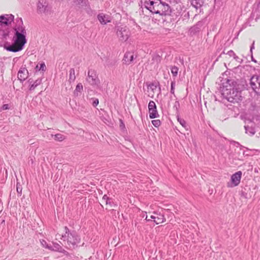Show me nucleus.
<instances>
[{"instance_id": "cd10ccee", "label": "nucleus", "mask_w": 260, "mask_h": 260, "mask_svg": "<svg viewBox=\"0 0 260 260\" xmlns=\"http://www.w3.org/2000/svg\"><path fill=\"white\" fill-rule=\"evenodd\" d=\"M178 68L176 66L172 67L171 68V73L174 77H176L178 75Z\"/></svg>"}, {"instance_id": "a18cd8bd", "label": "nucleus", "mask_w": 260, "mask_h": 260, "mask_svg": "<svg viewBox=\"0 0 260 260\" xmlns=\"http://www.w3.org/2000/svg\"><path fill=\"white\" fill-rule=\"evenodd\" d=\"M234 58L235 59H236L237 61H238L239 62H241L242 61V59H241V61L238 60V59L239 58L238 56H237L236 54H235V56H234Z\"/></svg>"}, {"instance_id": "09e8293b", "label": "nucleus", "mask_w": 260, "mask_h": 260, "mask_svg": "<svg viewBox=\"0 0 260 260\" xmlns=\"http://www.w3.org/2000/svg\"><path fill=\"white\" fill-rule=\"evenodd\" d=\"M145 220H146V221H150V219H147V215H146V218H145V219L144 220V221H145Z\"/></svg>"}, {"instance_id": "4be33fe9", "label": "nucleus", "mask_w": 260, "mask_h": 260, "mask_svg": "<svg viewBox=\"0 0 260 260\" xmlns=\"http://www.w3.org/2000/svg\"><path fill=\"white\" fill-rule=\"evenodd\" d=\"M85 7V11L89 16H92L95 14V11L91 8L89 3H88V5Z\"/></svg>"}, {"instance_id": "1a4fd4ad", "label": "nucleus", "mask_w": 260, "mask_h": 260, "mask_svg": "<svg viewBox=\"0 0 260 260\" xmlns=\"http://www.w3.org/2000/svg\"><path fill=\"white\" fill-rule=\"evenodd\" d=\"M242 175V172L240 171L233 174L231 177V184L228 183V186L233 187L238 186L240 183Z\"/></svg>"}, {"instance_id": "20e7f679", "label": "nucleus", "mask_w": 260, "mask_h": 260, "mask_svg": "<svg viewBox=\"0 0 260 260\" xmlns=\"http://www.w3.org/2000/svg\"><path fill=\"white\" fill-rule=\"evenodd\" d=\"M115 30L120 41L125 42L128 39L130 32L126 26L117 25L115 27Z\"/></svg>"}, {"instance_id": "473e14b6", "label": "nucleus", "mask_w": 260, "mask_h": 260, "mask_svg": "<svg viewBox=\"0 0 260 260\" xmlns=\"http://www.w3.org/2000/svg\"><path fill=\"white\" fill-rule=\"evenodd\" d=\"M41 243L44 247H45L46 248H47L49 250L51 248V245H49L45 240H42L41 241Z\"/></svg>"}, {"instance_id": "a211bd4d", "label": "nucleus", "mask_w": 260, "mask_h": 260, "mask_svg": "<svg viewBox=\"0 0 260 260\" xmlns=\"http://www.w3.org/2000/svg\"><path fill=\"white\" fill-rule=\"evenodd\" d=\"M32 82V81L31 80V79H30L28 80V82H29V84H30L29 88V90H30V91L34 90L37 86H38L41 83L42 79H38L32 84H31Z\"/></svg>"}, {"instance_id": "72a5a7b5", "label": "nucleus", "mask_w": 260, "mask_h": 260, "mask_svg": "<svg viewBox=\"0 0 260 260\" xmlns=\"http://www.w3.org/2000/svg\"><path fill=\"white\" fill-rule=\"evenodd\" d=\"M175 82L174 81H172L171 82V90H170V92L172 94H174V96H175Z\"/></svg>"}, {"instance_id": "e433bc0d", "label": "nucleus", "mask_w": 260, "mask_h": 260, "mask_svg": "<svg viewBox=\"0 0 260 260\" xmlns=\"http://www.w3.org/2000/svg\"><path fill=\"white\" fill-rule=\"evenodd\" d=\"M152 123L155 127H157L160 125L161 122L159 120H153Z\"/></svg>"}, {"instance_id": "3c124183", "label": "nucleus", "mask_w": 260, "mask_h": 260, "mask_svg": "<svg viewBox=\"0 0 260 260\" xmlns=\"http://www.w3.org/2000/svg\"><path fill=\"white\" fill-rule=\"evenodd\" d=\"M251 58H252V61L256 62V60L253 58L252 55H251Z\"/></svg>"}, {"instance_id": "8fccbe9b", "label": "nucleus", "mask_w": 260, "mask_h": 260, "mask_svg": "<svg viewBox=\"0 0 260 260\" xmlns=\"http://www.w3.org/2000/svg\"><path fill=\"white\" fill-rule=\"evenodd\" d=\"M184 16L185 17L187 16V17H189V13H188V12L185 13V14H184Z\"/></svg>"}, {"instance_id": "c85d7f7f", "label": "nucleus", "mask_w": 260, "mask_h": 260, "mask_svg": "<svg viewBox=\"0 0 260 260\" xmlns=\"http://www.w3.org/2000/svg\"><path fill=\"white\" fill-rule=\"evenodd\" d=\"M173 108L176 111L175 112H176V115H178L179 114V109L180 108V103L178 101H176L175 102L174 105L173 106Z\"/></svg>"}, {"instance_id": "58836bf2", "label": "nucleus", "mask_w": 260, "mask_h": 260, "mask_svg": "<svg viewBox=\"0 0 260 260\" xmlns=\"http://www.w3.org/2000/svg\"><path fill=\"white\" fill-rule=\"evenodd\" d=\"M148 87H150V89H151L152 90H154V89H155L156 88V85H155L154 83H151L150 84H149V85L148 86Z\"/></svg>"}, {"instance_id": "a19ab883", "label": "nucleus", "mask_w": 260, "mask_h": 260, "mask_svg": "<svg viewBox=\"0 0 260 260\" xmlns=\"http://www.w3.org/2000/svg\"><path fill=\"white\" fill-rule=\"evenodd\" d=\"M227 54H228L229 56H235V53H234V52L233 50H231L229 51L228 52Z\"/></svg>"}, {"instance_id": "b1692460", "label": "nucleus", "mask_w": 260, "mask_h": 260, "mask_svg": "<svg viewBox=\"0 0 260 260\" xmlns=\"http://www.w3.org/2000/svg\"><path fill=\"white\" fill-rule=\"evenodd\" d=\"M82 90H83L82 84L80 83H78L76 87L75 90H74V95L76 96H78L79 92V93L81 92Z\"/></svg>"}, {"instance_id": "6ab92c4d", "label": "nucleus", "mask_w": 260, "mask_h": 260, "mask_svg": "<svg viewBox=\"0 0 260 260\" xmlns=\"http://www.w3.org/2000/svg\"><path fill=\"white\" fill-rule=\"evenodd\" d=\"M192 6L196 9L200 8L204 4V0H189Z\"/></svg>"}, {"instance_id": "423d86ee", "label": "nucleus", "mask_w": 260, "mask_h": 260, "mask_svg": "<svg viewBox=\"0 0 260 260\" xmlns=\"http://www.w3.org/2000/svg\"><path fill=\"white\" fill-rule=\"evenodd\" d=\"M86 80L91 85H95L100 82L96 72L94 70H88Z\"/></svg>"}, {"instance_id": "f03ea898", "label": "nucleus", "mask_w": 260, "mask_h": 260, "mask_svg": "<svg viewBox=\"0 0 260 260\" xmlns=\"http://www.w3.org/2000/svg\"><path fill=\"white\" fill-rule=\"evenodd\" d=\"M245 80L227 79L220 87L221 94L229 102L239 103L242 101L241 91L246 88Z\"/></svg>"}, {"instance_id": "603ef678", "label": "nucleus", "mask_w": 260, "mask_h": 260, "mask_svg": "<svg viewBox=\"0 0 260 260\" xmlns=\"http://www.w3.org/2000/svg\"><path fill=\"white\" fill-rule=\"evenodd\" d=\"M260 6V0L258 3L257 4V7H259Z\"/></svg>"}, {"instance_id": "f8f14e48", "label": "nucleus", "mask_w": 260, "mask_h": 260, "mask_svg": "<svg viewBox=\"0 0 260 260\" xmlns=\"http://www.w3.org/2000/svg\"><path fill=\"white\" fill-rule=\"evenodd\" d=\"M136 57V56L134 57V53L131 52H126L124 54L123 58V63L127 65H129L133 62L134 58H135Z\"/></svg>"}, {"instance_id": "864d4df0", "label": "nucleus", "mask_w": 260, "mask_h": 260, "mask_svg": "<svg viewBox=\"0 0 260 260\" xmlns=\"http://www.w3.org/2000/svg\"><path fill=\"white\" fill-rule=\"evenodd\" d=\"M241 195H242V196H244V193L243 192H242L241 193Z\"/></svg>"}, {"instance_id": "37998d69", "label": "nucleus", "mask_w": 260, "mask_h": 260, "mask_svg": "<svg viewBox=\"0 0 260 260\" xmlns=\"http://www.w3.org/2000/svg\"><path fill=\"white\" fill-rule=\"evenodd\" d=\"M110 198L108 197L106 194H105L103 197V200H105L106 202L108 201Z\"/></svg>"}, {"instance_id": "c756f323", "label": "nucleus", "mask_w": 260, "mask_h": 260, "mask_svg": "<svg viewBox=\"0 0 260 260\" xmlns=\"http://www.w3.org/2000/svg\"><path fill=\"white\" fill-rule=\"evenodd\" d=\"M177 120L180 123V124L183 126L184 127V128H185L186 127V122L183 119H182L181 118H180L179 116V114L178 115H177Z\"/></svg>"}, {"instance_id": "2eb2a0df", "label": "nucleus", "mask_w": 260, "mask_h": 260, "mask_svg": "<svg viewBox=\"0 0 260 260\" xmlns=\"http://www.w3.org/2000/svg\"><path fill=\"white\" fill-rule=\"evenodd\" d=\"M203 26V22L201 21L198 22L194 25L191 27L189 32L191 35H194L196 33L199 32Z\"/></svg>"}, {"instance_id": "4468645a", "label": "nucleus", "mask_w": 260, "mask_h": 260, "mask_svg": "<svg viewBox=\"0 0 260 260\" xmlns=\"http://www.w3.org/2000/svg\"><path fill=\"white\" fill-rule=\"evenodd\" d=\"M154 214L155 215H151L150 218L154 219L153 221L156 224H158L165 221L166 218L163 214L157 213L156 212H154Z\"/></svg>"}, {"instance_id": "f3484780", "label": "nucleus", "mask_w": 260, "mask_h": 260, "mask_svg": "<svg viewBox=\"0 0 260 260\" xmlns=\"http://www.w3.org/2000/svg\"><path fill=\"white\" fill-rule=\"evenodd\" d=\"M50 250L54 251H58L66 255L68 254V252L63 248H62V247L58 243H53V245H51V248Z\"/></svg>"}, {"instance_id": "bb28decb", "label": "nucleus", "mask_w": 260, "mask_h": 260, "mask_svg": "<svg viewBox=\"0 0 260 260\" xmlns=\"http://www.w3.org/2000/svg\"><path fill=\"white\" fill-rule=\"evenodd\" d=\"M54 140L58 141H62L66 138V137L64 135L60 134H56L54 135Z\"/></svg>"}, {"instance_id": "4c0bfd02", "label": "nucleus", "mask_w": 260, "mask_h": 260, "mask_svg": "<svg viewBox=\"0 0 260 260\" xmlns=\"http://www.w3.org/2000/svg\"><path fill=\"white\" fill-rule=\"evenodd\" d=\"M138 219H137L135 220V226L136 228L138 230H141V226L139 222L138 221Z\"/></svg>"}, {"instance_id": "49530a36", "label": "nucleus", "mask_w": 260, "mask_h": 260, "mask_svg": "<svg viewBox=\"0 0 260 260\" xmlns=\"http://www.w3.org/2000/svg\"><path fill=\"white\" fill-rule=\"evenodd\" d=\"M120 121H121V124L120 125V127H124V124L123 123V122H122V121L121 120H120Z\"/></svg>"}, {"instance_id": "39448f33", "label": "nucleus", "mask_w": 260, "mask_h": 260, "mask_svg": "<svg viewBox=\"0 0 260 260\" xmlns=\"http://www.w3.org/2000/svg\"><path fill=\"white\" fill-rule=\"evenodd\" d=\"M160 0H147L144 3V7L152 14H156L158 11Z\"/></svg>"}, {"instance_id": "5701e85b", "label": "nucleus", "mask_w": 260, "mask_h": 260, "mask_svg": "<svg viewBox=\"0 0 260 260\" xmlns=\"http://www.w3.org/2000/svg\"><path fill=\"white\" fill-rule=\"evenodd\" d=\"M149 117L151 119H153L158 117L159 115L156 109H153V110H150L149 111Z\"/></svg>"}, {"instance_id": "0eeeda50", "label": "nucleus", "mask_w": 260, "mask_h": 260, "mask_svg": "<svg viewBox=\"0 0 260 260\" xmlns=\"http://www.w3.org/2000/svg\"><path fill=\"white\" fill-rule=\"evenodd\" d=\"M50 10V7L46 0H38L37 9L38 14L47 13Z\"/></svg>"}, {"instance_id": "5fc2aeb1", "label": "nucleus", "mask_w": 260, "mask_h": 260, "mask_svg": "<svg viewBox=\"0 0 260 260\" xmlns=\"http://www.w3.org/2000/svg\"><path fill=\"white\" fill-rule=\"evenodd\" d=\"M235 143H236L238 145H240V144L238 142H235Z\"/></svg>"}, {"instance_id": "ea45409f", "label": "nucleus", "mask_w": 260, "mask_h": 260, "mask_svg": "<svg viewBox=\"0 0 260 260\" xmlns=\"http://www.w3.org/2000/svg\"><path fill=\"white\" fill-rule=\"evenodd\" d=\"M9 109H10V107H9V106L8 104H4L2 107V109L3 110H8Z\"/></svg>"}, {"instance_id": "393cba45", "label": "nucleus", "mask_w": 260, "mask_h": 260, "mask_svg": "<svg viewBox=\"0 0 260 260\" xmlns=\"http://www.w3.org/2000/svg\"><path fill=\"white\" fill-rule=\"evenodd\" d=\"M106 205L109 206L110 208H114L117 206V204L114 202L112 198H110L106 201Z\"/></svg>"}, {"instance_id": "c03bdc74", "label": "nucleus", "mask_w": 260, "mask_h": 260, "mask_svg": "<svg viewBox=\"0 0 260 260\" xmlns=\"http://www.w3.org/2000/svg\"><path fill=\"white\" fill-rule=\"evenodd\" d=\"M254 42H253L252 45L250 47V52H251V54L252 53V49L254 48Z\"/></svg>"}, {"instance_id": "de8ad7c7", "label": "nucleus", "mask_w": 260, "mask_h": 260, "mask_svg": "<svg viewBox=\"0 0 260 260\" xmlns=\"http://www.w3.org/2000/svg\"><path fill=\"white\" fill-rule=\"evenodd\" d=\"M146 213H142L141 215V216L143 218L145 217V216L146 215Z\"/></svg>"}, {"instance_id": "9d476101", "label": "nucleus", "mask_w": 260, "mask_h": 260, "mask_svg": "<svg viewBox=\"0 0 260 260\" xmlns=\"http://www.w3.org/2000/svg\"><path fill=\"white\" fill-rule=\"evenodd\" d=\"M250 84L253 91L256 93H260V87H259L260 78L258 76L254 75L252 76L250 80Z\"/></svg>"}, {"instance_id": "7c9ffc66", "label": "nucleus", "mask_w": 260, "mask_h": 260, "mask_svg": "<svg viewBox=\"0 0 260 260\" xmlns=\"http://www.w3.org/2000/svg\"><path fill=\"white\" fill-rule=\"evenodd\" d=\"M153 109H156V106L155 102L153 101H150L148 104V109L153 110Z\"/></svg>"}, {"instance_id": "a878e982", "label": "nucleus", "mask_w": 260, "mask_h": 260, "mask_svg": "<svg viewBox=\"0 0 260 260\" xmlns=\"http://www.w3.org/2000/svg\"><path fill=\"white\" fill-rule=\"evenodd\" d=\"M74 2L77 5H81L82 6H86L89 3L88 0H75Z\"/></svg>"}, {"instance_id": "ddd939ff", "label": "nucleus", "mask_w": 260, "mask_h": 260, "mask_svg": "<svg viewBox=\"0 0 260 260\" xmlns=\"http://www.w3.org/2000/svg\"><path fill=\"white\" fill-rule=\"evenodd\" d=\"M28 71L25 68L21 67L18 73V78L21 82H23L28 77Z\"/></svg>"}, {"instance_id": "412c9836", "label": "nucleus", "mask_w": 260, "mask_h": 260, "mask_svg": "<svg viewBox=\"0 0 260 260\" xmlns=\"http://www.w3.org/2000/svg\"><path fill=\"white\" fill-rule=\"evenodd\" d=\"M244 128L245 129V133L250 136H252L255 133V131L253 127H249L247 125H245Z\"/></svg>"}, {"instance_id": "f704fd0d", "label": "nucleus", "mask_w": 260, "mask_h": 260, "mask_svg": "<svg viewBox=\"0 0 260 260\" xmlns=\"http://www.w3.org/2000/svg\"><path fill=\"white\" fill-rule=\"evenodd\" d=\"M259 11H255L252 13L251 17L253 18L255 16H256L255 20V21H257L260 18V15L259 14Z\"/></svg>"}, {"instance_id": "6e6552de", "label": "nucleus", "mask_w": 260, "mask_h": 260, "mask_svg": "<svg viewBox=\"0 0 260 260\" xmlns=\"http://www.w3.org/2000/svg\"><path fill=\"white\" fill-rule=\"evenodd\" d=\"M172 10L170 6L165 3L161 2L158 11H157L156 14H159L161 16L171 15Z\"/></svg>"}, {"instance_id": "f257e3e1", "label": "nucleus", "mask_w": 260, "mask_h": 260, "mask_svg": "<svg viewBox=\"0 0 260 260\" xmlns=\"http://www.w3.org/2000/svg\"><path fill=\"white\" fill-rule=\"evenodd\" d=\"M14 19L12 14L0 16V47H3L9 52H17L23 49L27 42L26 31L22 19L18 18L16 19L17 24L14 27L15 33L11 39L10 34L12 29L10 25Z\"/></svg>"}, {"instance_id": "c9c22d12", "label": "nucleus", "mask_w": 260, "mask_h": 260, "mask_svg": "<svg viewBox=\"0 0 260 260\" xmlns=\"http://www.w3.org/2000/svg\"><path fill=\"white\" fill-rule=\"evenodd\" d=\"M36 69L37 70H38L39 71L42 70V71H45L46 70V66L44 63H42L40 64V68L39 69V66L37 65L36 67Z\"/></svg>"}, {"instance_id": "9b49d317", "label": "nucleus", "mask_w": 260, "mask_h": 260, "mask_svg": "<svg viewBox=\"0 0 260 260\" xmlns=\"http://www.w3.org/2000/svg\"><path fill=\"white\" fill-rule=\"evenodd\" d=\"M97 18L102 25H105L111 22L110 16L103 13H99L97 16Z\"/></svg>"}, {"instance_id": "7ed1b4c3", "label": "nucleus", "mask_w": 260, "mask_h": 260, "mask_svg": "<svg viewBox=\"0 0 260 260\" xmlns=\"http://www.w3.org/2000/svg\"><path fill=\"white\" fill-rule=\"evenodd\" d=\"M64 233L61 235L65 247L68 249H75L80 243L81 239L75 231L70 230L67 226L64 227Z\"/></svg>"}, {"instance_id": "dca6fc26", "label": "nucleus", "mask_w": 260, "mask_h": 260, "mask_svg": "<svg viewBox=\"0 0 260 260\" xmlns=\"http://www.w3.org/2000/svg\"><path fill=\"white\" fill-rule=\"evenodd\" d=\"M151 56V59L149 60L150 62V64L153 65L154 67H157L158 64L161 61V57L157 53H153Z\"/></svg>"}, {"instance_id": "aec40b11", "label": "nucleus", "mask_w": 260, "mask_h": 260, "mask_svg": "<svg viewBox=\"0 0 260 260\" xmlns=\"http://www.w3.org/2000/svg\"><path fill=\"white\" fill-rule=\"evenodd\" d=\"M76 79L75 70L73 68H71L69 71V81L70 82H74Z\"/></svg>"}, {"instance_id": "79ce46f5", "label": "nucleus", "mask_w": 260, "mask_h": 260, "mask_svg": "<svg viewBox=\"0 0 260 260\" xmlns=\"http://www.w3.org/2000/svg\"><path fill=\"white\" fill-rule=\"evenodd\" d=\"M98 104H99V100H98V99H95V100H94V101L93 102V103H92V105H93L94 107H95V106H96Z\"/></svg>"}, {"instance_id": "2f4dec72", "label": "nucleus", "mask_w": 260, "mask_h": 260, "mask_svg": "<svg viewBox=\"0 0 260 260\" xmlns=\"http://www.w3.org/2000/svg\"><path fill=\"white\" fill-rule=\"evenodd\" d=\"M22 188L21 185L19 183H17L16 185V190L18 194L20 196L22 194Z\"/></svg>"}]
</instances>
